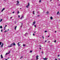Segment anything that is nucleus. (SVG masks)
<instances>
[{
	"label": "nucleus",
	"mask_w": 60,
	"mask_h": 60,
	"mask_svg": "<svg viewBox=\"0 0 60 60\" xmlns=\"http://www.w3.org/2000/svg\"><path fill=\"white\" fill-rule=\"evenodd\" d=\"M49 36L48 37H49Z\"/></svg>",
	"instance_id": "3c124183"
},
{
	"label": "nucleus",
	"mask_w": 60,
	"mask_h": 60,
	"mask_svg": "<svg viewBox=\"0 0 60 60\" xmlns=\"http://www.w3.org/2000/svg\"><path fill=\"white\" fill-rule=\"evenodd\" d=\"M4 10H5V8H3V9L2 10L1 12H3V11H4Z\"/></svg>",
	"instance_id": "39448f33"
},
{
	"label": "nucleus",
	"mask_w": 60,
	"mask_h": 60,
	"mask_svg": "<svg viewBox=\"0 0 60 60\" xmlns=\"http://www.w3.org/2000/svg\"><path fill=\"white\" fill-rule=\"evenodd\" d=\"M27 33H26L25 34H24V35L25 36H26V35H27Z\"/></svg>",
	"instance_id": "423d86ee"
},
{
	"label": "nucleus",
	"mask_w": 60,
	"mask_h": 60,
	"mask_svg": "<svg viewBox=\"0 0 60 60\" xmlns=\"http://www.w3.org/2000/svg\"><path fill=\"white\" fill-rule=\"evenodd\" d=\"M36 33V32H35V31L34 33Z\"/></svg>",
	"instance_id": "13d9d810"
},
{
	"label": "nucleus",
	"mask_w": 60,
	"mask_h": 60,
	"mask_svg": "<svg viewBox=\"0 0 60 60\" xmlns=\"http://www.w3.org/2000/svg\"><path fill=\"white\" fill-rule=\"evenodd\" d=\"M41 46L40 45V47H41Z\"/></svg>",
	"instance_id": "e2e57ef3"
},
{
	"label": "nucleus",
	"mask_w": 60,
	"mask_h": 60,
	"mask_svg": "<svg viewBox=\"0 0 60 60\" xmlns=\"http://www.w3.org/2000/svg\"><path fill=\"white\" fill-rule=\"evenodd\" d=\"M0 28H3V27H2V26H0Z\"/></svg>",
	"instance_id": "ddd939ff"
},
{
	"label": "nucleus",
	"mask_w": 60,
	"mask_h": 60,
	"mask_svg": "<svg viewBox=\"0 0 60 60\" xmlns=\"http://www.w3.org/2000/svg\"><path fill=\"white\" fill-rule=\"evenodd\" d=\"M23 46H25V44L23 45Z\"/></svg>",
	"instance_id": "2f4dec72"
},
{
	"label": "nucleus",
	"mask_w": 60,
	"mask_h": 60,
	"mask_svg": "<svg viewBox=\"0 0 60 60\" xmlns=\"http://www.w3.org/2000/svg\"><path fill=\"white\" fill-rule=\"evenodd\" d=\"M43 59H44V60H47L48 59V58H43Z\"/></svg>",
	"instance_id": "9b49d317"
},
{
	"label": "nucleus",
	"mask_w": 60,
	"mask_h": 60,
	"mask_svg": "<svg viewBox=\"0 0 60 60\" xmlns=\"http://www.w3.org/2000/svg\"><path fill=\"white\" fill-rule=\"evenodd\" d=\"M4 30H5V28H4Z\"/></svg>",
	"instance_id": "49530a36"
},
{
	"label": "nucleus",
	"mask_w": 60,
	"mask_h": 60,
	"mask_svg": "<svg viewBox=\"0 0 60 60\" xmlns=\"http://www.w3.org/2000/svg\"><path fill=\"white\" fill-rule=\"evenodd\" d=\"M45 42H47V40L45 41Z\"/></svg>",
	"instance_id": "37998d69"
},
{
	"label": "nucleus",
	"mask_w": 60,
	"mask_h": 60,
	"mask_svg": "<svg viewBox=\"0 0 60 60\" xmlns=\"http://www.w3.org/2000/svg\"><path fill=\"white\" fill-rule=\"evenodd\" d=\"M2 45H3H3H4V43H2Z\"/></svg>",
	"instance_id": "a19ab883"
},
{
	"label": "nucleus",
	"mask_w": 60,
	"mask_h": 60,
	"mask_svg": "<svg viewBox=\"0 0 60 60\" xmlns=\"http://www.w3.org/2000/svg\"><path fill=\"white\" fill-rule=\"evenodd\" d=\"M38 56H37V57H36V59L37 60L38 59Z\"/></svg>",
	"instance_id": "0eeeda50"
},
{
	"label": "nucleus",
	"mask_w": 60,
	"mask_h": 60,
	"mask_svg": "<svg viewBox=\"0 0 60 60\" xmlns=\"http://www.w3.org/2000/svg\"><path fill=\"white\" fill-rule=\"evenodd\" d=\"M19 11H18V12H17V13H18V14H19Z\"/></svg>",
	"instance_id": "a878e982"
},
{
	"label": "nucleus",
	"mask_w": 60,
	"mask_h": 60,
	"mask_svg": "<svg viewBox=\"0 0 60 60\" xmlns=\"http://www.w3.org/2000/svg\"><path fill=\"white\" fill-rule=\"evenodd\" d=\"M9 58H8V59H9Z\"/></svg>",
	"instance_id": "052dcab7"
},
{
	"label": "nucleus",
	"mask_w": 60,
	"mask_h": 60,
	"mask_svg": "<svg viewBox=\"0 0 60 60\" xmlns=\"http://www.w3.org/2000/svg\"><path fill=\"white\" fill-rule=\"evenodd\" d=\"M19 42L17 44L19 46V47L20 46V45L19 44Z\"/></svg>",
	"instance_id": "1a4fd4ad"
},
{
	"label": "nucleus",
	"mask_w": 60,
	"mask_h": 60,
	"mask_svg": "<svg viewBox=\"0 0 60 60\" xmlns=\"http://www.w3.org/2000/svg\"><path fill=\"white\" fill-rule=\"evenodd\" d=\"M10 19H12V17H10Z\"/></svg>",
	"instance_id": "de8ad7c7"
},
{
	"label": "nucleus",
	"mask_w": 60,
	"mask_h": 60,
	"mask_svg": "<svg viewBox=\"0 0 60 60\" xmlns=\"http://www.w3.org/2000/svg\"><path fill=\"white\" fill-rule=\"evenodd\" d=\"M41 0H40L39 1L40 3H41Z\"/></svg>",
	"instance_id": "e433bc0d"
},
{
	"label": "nucleus",
	"mask_w": 60,
	"mask_h": 60,
	"mask_svg": "<svg viewBox=\"0 0 60 60\" xmlns=\"http://www.w3.org/2000/svg\"><path fill=\"white\" fill-rule=\"evenodd\" d=\"M13 45L14 46H16V44H15V43L14 42L13 43H12L10 45V46L8 45V48H9L10 47H12L13 45Z\"/></svg>",
	"instance_id": "f257e3e1"
},
{
	"label": "nucleus",
	"mask_w": 60,
	"mask_h": 60,
	"mask_svg": "<svg viewBox=\"0 0 60 60\" xmlns=\"http://www.w3.org/2000/svg\"><path fill=\"white\" fill-rule=\"evenodd\" d=\"M17 3L19 4V1L17 0Z\"/></svg>",
	"instance_id": "a211bd4d"
},
{
	"label": "nucleus",
	"mask_w": 60,
	"mask_h": 60,
	"mask_svg": "<svg viewBox=\"0 0 60 60\" xmlns=\"http://www.w3.org/2000/svg\"><path fill=\"white\" fill-rule=\"evenodd\" d=\"M17 26H15V29H16V28H17Z\"/></svg>",
	"instance_id": "dca6fc26"
},
{
	"label": "nucleus",
	"mask_w": 60,
	"mask_h": 60,
	"mask_svg": "<svg viewBox=\"0 0 60 60\" xmlns=\"http://www.w3.org/2000/svg\"><path fill=\"white\" fill-rule=\"evenodd\" d=\"M5 27V26H4V28H5V27Z\"/></svg>",
	"instance_id": "6e6d98bb"
},
{
	"label": "nucleus",
	"mask_w": 60,
	"mask_h": 60,
	"mask_svg": "<svg viewBox=\"0 0 60 60\" xmlns=\"http://www.w3.org/2000/svg\"><path fill=\"white\" fill-rule=\"evenodd\" d=\"M40 49H41V48H39Z\"/></svg>",
	"instance_id": "4c0bfd02"
},
{
	"label": "nucleus",
	"mask_w": 60,
	"mask_h": 60,
	"mask_svg": "<svg viewBox=\"0 0 60 60\" xmlns=\"http://www.w3.org/2000/svg\"><path fill=\"white\" fill-rule=\"evenodd\" d=\"M1 32H3V30H2V29L1 30Z\"/></svg>",
	"instance_id": "cd10ccee"
},
{
	"label": "nucleus",
	"mask_w": 60,
	"mask_h": 60,
	"mask_svg": "<svg viewBox=\"0 0 60 60\" xmlns=\"http://www.w3.org/2000/svg\"><path fill=\"white\" fill-rule=\"evenodd\" d=\"M48 43H49V42H50V41H48Z\"/></svg>",
	"instance_id": "09e8293b"
},
{
	"label": "nucleus",
	"mask_w": 60,
	"mask_h": 60,
	"mask_svg": "<svg viewBox=\"0 0 60 60\" xmlns=\"http://www.w3.org/2000/svg\"><path fill=\"white\" fill-rule=\"evenodd\" d=\"M60 56V55H58V57H59V56Z\"/></svg>",
	"instance_id": "58836bf2"
},
{
	"label": "nucleus",
	"mask_w": 60,
	"mask_h": 60,
	"mask_svg": "<svg viewBox=\"0 0 60 60\" xmlns=\"http://www.w3.org/2000/svg\"><path fill=\"white\" fill-rule=\"evenodd\" d=\"M42 37L43 38V39H44V37L43 36H42Z\"/></svg>",
	"instance_id": "c756f323"
},
{
	"label": "nucleus",
	"mask_w": 60,
	"mask_h": 60,
	"mask_svg": "<svg viewBox=\"0 0 60 60\" xmlns=\"http://www.w3.org/2000/svg\"><path fill=\"white\" fill-rule=\"evenodd\" d=\"M10 51H9V52L8 53H6L5 54V55H7L8 54H10Z\"/></svg>",
	"instance_id": "20e7f679"
},
{
	"label": "nucleus",
	"mask_w": 60,
	"mask_h": 60,
	"mask_svg": "<svg viewBox=\"0 0 60 60\" xmlns=\"http://www.w3.org/2000/svg\"><path fill=\"white\" fill-rule=\"evenodd\" d=\"M19 4V3H17L16 4V5H17L18 6V5Z\"/></svg>",
	"instance_id": "6ab92c4d"
},
{
	"label": "nucleus",
	"mask_w": 60,
	"mask_h": 60,
	"mask_svg": "<svg viewBox=\"0 0 60 60\" xmlns=\"http://www.w3.org/2000/svg\"><path fill=\"white\" fill-rule=\"evenodd\" d=\"M50 47H52V46H53V45H50Z\"/></svg>",
	"instance_id": "c9c22d12"
},
{
	"label": "nucleus",
	"mask_w": 60,
	"mask_h": 60,
	"mask_svg": "<svg viewBox=\"0 0 60 60\" xmlns=\"http://www.w3.org/2000/svg\"><path fill=\"white\" fill-rule=\"evenodd\" d=\"M18 17H19V18H20V16H19V15Z\"/></svg>",
	"instance_id": "79ce46f5"
},
{
	"label": "nucleus",
	"mask_w": 60,
	"mask_h": 60,
	"mask_svg": "<svg viewBox=\"0 0 60 60\" xmlns=\"http://www.w3.org/2000/svg\"><path fill=\"white\" fill-rule=\"evenodd\" d=\"M30 53H32V50L30 51Z\"/></svg>",
	"instance_id": "412c9836"
},
{
	"label": "nucleus",
	"mask_w": 60,
	"mask_h": 60,
	"mask_svg": "<svg viewBox=\"0 0 60 60\" xmlns=\"http://www.w3.org/2000/svg\"><path fill=\"white\" fill-rule=\"evenodd\" d=\"M15 12V11H13L12 12V13H14Z\"/></svg>",
	"instance_id": "473e14b6"
},
{
	"label": "nucleus",
	"mask_w": 60,
	"mask_h": 60,
	"mask_svg": "<svg viewBox=\"0 0 60 60\" xmlns=\"http://www.w3.org/2000/svg\"><path fill=\"white\" fill-rule=\"evenodd\" d=\"M21 24L22 25V26H23V23H22Z\"/></svg>",
	"instance_id": "8fccbe9b"
},
{
	"label": "nucleus",
	"mask_w": 60,
	"mask_h": 60,
	"mask_svg": "<svg viewBox=\"0 0 60 60\" xmlns=\"http://www.w3.org/2000/svg\"><path fill=\"white\" fill-rule=\"evenodd\" d=\"M56 40H55V41H54V42H55H55H56Z\"/></svg>",
	"instance_id": "b1692460"
},
{
	"label": "nucleus",
	"mask_w": 60,
	"mask_h": 60,
	"mask_svg": "<svg viewBox=\"0 0 60 60\" xmlns=\"http://www.w3.org/2000/svg\"><path fill=\"white\" fill-rule=\"evenodd\" d=\"M2 20H3V19H1V20H0V22H2Z\"/></svg>",
	"instance_id": "f3484780"
},
{
	"label": "nucleus",
	"mask_w": 60,
	"mask_h": 60,
	"mask_svg": "<svg viewBox=\"0 0 60 60\" xmlns=\"http://www.w3.org/2000/svg\"><path fill=\"white\" fill-rule=\"evenodd\" d=\"M41 53L42 54H43V51H42Z\"/></svg>",
	"instance_id": "f704fd0d"
},
{
	"label": "nucleus",
	"mask_w": 60,
	"mask_h": 60,
	"mask_svg": "<svg viewBox=\"0 0 60 60\" xmlns=\"http://www.w3.org/2000/svg\"><path fill=\"white\" fill-rule=\"evenodd\" d=\"M6 31H7V30H6Z\"/></svg>",
	"instance_id": "69168bd1"
},
{
	"label": "nucleus",
	"mask_w": 60,
	"mask_h": 60,
	"mask_svg": "<svg viewBox=\"0 0 60 60\" xmlns=\"http://www.w3.org/2000/svg\"><path fill=\"white\" fill-rule=\"evenodd\" d=\"M33 36H35V34H33Z\"/></svg>",
	"instance_id": "bb28decb"
},
{
	"label": "nucleus",
	"mask_w": 60,
	"mask_h": 60,
	"mask_svg": "<svg viewBox=\"0 0 60 60\" xmlns=\"http://www.w3.org/2000/svg\"><path fill=\"white\" fill-rule=\"evenodd\" d=\"M55 60H57V59H55Z\"/></svg>",
	"instance_id": "864d4df0"
},
{
	"label": "nucleus",
	"mask_w": 60,
	"mask_h": 60,
	"mask_svg": "<svg viewBox=\"0 0 60 60\" xmlns=\"http://www.w3.org/2000/svg\"><path fill=\"white\" fill-rule=\"evenodd\" d=\"M33 25H34L35 24V22L34 21L33 23Z\"/></svg>",
	"instance_id": "7ed1b4c3"
},
{
	"label": "nucleus",
	"mask_w": 60,
	"mask_h": 60,
	"mask_svg": "<svg viewBox=\"0 0 60 60\" xmlns=\"http://www.w3.org/2000/svg\"><path fill=\"white\" fill-rule=\"evenodd\" d=\"M34 26H35V27H36V25H35Z\"/></svg>",
	"instance_id": "393cba45"
},
{
	"label": "nucleus",
	"mask_w": 60,
	"mask_h": 60,
	"mask_svg": "<svg viewBox=\"0 0 60 60\" xmlns=\"http://www.w3.org/2000/svg\"><path fill=\"white\" fill-rule=\"evenodd\" d=\"M55 33H56V31L55 32Z\"/></svg>",
	"instance_id": "5fc2aeb1"
},
{
	"label": "nucleus",
	"mask_w": 60,
	"mask_h": 60,
	"mask_svg": "<svg viewBox=\"0 0 60 60\" xmlns=\"http://www.w3.org/2000/svg\"><path fill=\"white\" fill-rule=\"evenodd\" d=\"M1 58H3V56L2 55H1Z\"/></svg>",
	"instance_id": "9d476101"
},
{
	"label": "nucleus",
	"mask_w": 60,
	"mask_h": 60,
	"mask_svg": "<svg viewBox=\"0 0 60 60\" xmlns=\"http://www.w3.org/2000/svg\"><path fill=\"white\" fill-rule=\"evenodd\" d=\"M50 0V1H51V0Z\"/></svg>",
	"instance_id": "0e129e2a"
},
{
	"label": "nucleus",
	"mask_w": 60,
	"mask_h": 60,
	"mask_svg": "<svg viewBox=\"0 0 60 60\" xmlns=\"http://www.w3.org/2000/svg\"><path fill=\"white\" fill-rule=\"evenodd\" d=\"M28 6H30V4L29 3V2L28 3V4L26 6V8H28Z\"/></svg>",
	"instance_id": "f03ea898"
},
{
	"label": "nucleus",
	"mask_w": 60,
	"mask_h": 60,
	"mask_svg": "<svg viewBox=\"0 0 60 60\" xmlns=\"http://www.w3.org/2000/svg\"><path fill=\"white\" fill-rule=\"evenodd\" d=\"M22 57H23V56H22L20 58V59H21L22 58Z\"/></svg>",
	"instance_id": "7c9ffc66"
},
{
	"label": "nucleus",
	"mask_w": 60,
	"mask_h": 60,
	"mask_svg": "<svg viewBox=\"0 0 60 60\" xmlns=\"http://www.w3.org/2000/svg\"><path fill=\"white\" fill-rule=\"evenodd\" d=\"M5 60H7V59H6Z\"/></svg>",
	"instance_id": "680f3d73"
},
{
	"label": "nucleus",
	"mask_w": 60,
	"mask_h": 60,
	"mask_svg": "<svg viewBox=\"0 0 60 60\" xmlns=\"http://www.w3.org/2000/svg\"><path fill=\"white\" fill-rule=\"evenodd\" d=\"M9 29H8V30L7 31H9Z\"/></svg>",
	"instance_id": "603ef678"
},
{
	"label": "nucleus",
	"mask_w": 60,
	"mask_h": 60,
	"mask_svg": "<svg viewBox=\"0 0 60 60\" xmlns=\"http://www.w3.org/2000/svg\"><path fill=\"white\" fill-rule=\"evenodd\" d=\"M50 19H53V18L52 17V16H51L50 17Z\"/></svg>",
	"instance_id": "f8f14e48"
},
{
	"label": "nucleus",
	"mask_w": 60,
	"mask_h": 60,
	"mask_svg": "<svg viewBox=\"0 0 60 60\" xmlns=\"http://www.w3.org/2000/svg\"><path fill=\"white\" fill-rule=\"evenodd\" d=\"M24 18V17H23V16L22 15V17H21V18L20 19H22V18Z\"/></svg>",
	"instance_id": "6e6552de"
},
{
	"label": "nucleus",
	"mask_w": 60,
	"mask_h": 60,
	"mask_svg": "<svg viewBox=\"0 0 60 60\" xmlns=\"http://www.w3.org/2000/svg\"><path fill=\"white\" fill-rule=\"evenodd\" d=\"M40 16L39 15H38V17H39Z\"/></svg>",
	"instance_id": "a18cd8bd"
},
{
	"label": "nucleus",
	"mask_w": 60,
	"mask_h": 60,
	"mask_svg": "<svg viewBox=\"0 0 60 60\" xmlns=\"http://www.w3.org/2000/svg\"><path fill=\"white\" fill-rule=\"evenodd\" d=\"M22 25H21V27H22Z\"/></svg>",
	"instance_id": "c03bdc74"
},
{
	"label": "nucleus",
	"mask_w": 60,
	"mask_h": 60,
	"mask_svg": "<svg viewBox=\"0 0 60 60\" xmlns=\"http://www.w3.org/2000/svg\"><path fill=\"white\" fill-rule=\"evenodd\" d=\"M8 31H6V30H5L4 31V32H5H5H8Z\"/></svg>",
	"instance_id": "c85d7f7f"
},
{
	"label": "nucleus",
	"mask_w": 60,
	"mask_h": 60,
	"mask_svg": "<svg viewBox=\"0 0 60 60\" xmlns=\"http://www.w3.org/2000/svg\"><path fill=\"white\" fill-rule=\"evenodd\" d=\"M7 26V25H6L5 26V27H6V26Z\"/></svg>",
	"instance_id": "ea45409f"
},
{
	"label": "nucleus",
	"mask_w": 60,
	"mask_h": 60,
	"mask_svg": "<svg viewBox=\"0 0 60 60\" xmlns=\"http://www.w3.org/2000/svg\"><path fill=\"white\" fill-rule=\"evenodd\" d=\"M59 59V60H60V59Z\"/></svg>",
	"instance_id": "4d7b16f0"
},
{
	"label": "nucleus",
	"mask_w": 60,
	"mask_h": 60,
	"mask_svg": "<svg viewBox=\"0 0 60 60\" xmlns=\"http://www.w3.org/2000/svg\"><path fill=\"white\" fill-rule=\"evenodd\" d=\"M33 13L34 15V11L33 12Z\"/></svg>",
	"instance_id": "2eb2a0df"
},
{
	"label": "nucleus",
	"mask_w": 60,
	"mask_h": 60,
	"mask_svg": "<svg viewBox=\"0 0 60 60\" xmlns=\"http://www.w3.org/2000/svg\"><path fill=\"white\" fill-rule=\"evenodd\" d=\"M45 33H46V32H47V31H45Z\"/></svg>",
	"instance_id": "4be33fe9"
},
{
	"label": "nucleus",
	"mask_w": 60,
	"mask_h": 60,
	"mask_svg": "<svg viewBox=\"0 0 60 60\" xmlns=\"http://www.w3.org/2000/svg\"><path fill=\"white\" fill-rule=\"evenodd\" d=\"M38 13H39V12H38Z\"/></svg>",
	"instance_id": "338daca9"
},
{
	"label": "nucleus",
	"mask_w": 60,
	"mask_h": 60,
	"mask_svg": "<svg viewBox=\"0 0 60 60\" xmlns=\"http://www.w3.org/2000/svg\"><path fill=\"white\" fill-rule=\"evenodd\" d=\"M59 11H58L57 13V14H58V13H59Z\"/></svg>",
	"instance_id": "5701e85b"
},
{
	"label": "nucleus",
	"mask_w": 60,
	"mask_h": 60,
	"mask_svg": "<svg viewBox=\"0 0 60 60\" xmlns=\"http://www.w3.org/2000/svg\"><path fill=\"white\" fill-rule=\"evenodd\" d=\"M22 8H20V9H21Z\"/></svg>",
	"instance_id": "bf43d9fd"
},
{
	"label": "nucleus",
	"mask_w": 60,
	"mask_h": 60,
	"mask_svg": "<svg viewBox=\"0 0 60 60\" xmlns=\"http://www.w3.org/2000/svg\"><path fill=\"white\" fill-rule=\"evenodd\" d=\"M0 19H1V18H0Z\"/></svg>",
	"instance_id": "774afa93"
},
{
	"label": "nucleus",
	"mask_w": 60,
	"mask_h": 60,
	"mask_svg": "<svg viewBox=\"0 0 60 60\" xmlns=\"http://www.w3.org/2000/svg\"><path fill=\"white\" fill-rule=\"evenodd\" d=\"M47 14H49V12L47 11Z\"/></svg>",
	"instance_id": "4468645a"
},
{
	"label": "nucleus",
	"mask_w": 60,
	"mask_h": 60,
	"mask_svg": "<svg viewBox=\"0 0 60 60\" xmlns=\"http://www.w3.org/2000/svg\"><path fill=\"white\" fill-rule=\"evenodd\" d=\"M3 45H1V48H2V47H3Z\"/></svg>",
	"instance_id": "72a5a7b5"
},
{
	"label": "nucleus",
	"mask_w": 60,
	"mask_h": 60,
	"mask_svg": "<svg viewBox=\"0 0 60 60\" xmlns=\"http://www.w3.org/2000/svg\"><path fill=\"white\" fill-rule=\"evenodd\" d=\"M2 44V42H0V45H1V44Z\"/></svg>",
	"instance_id": "aec40b11"
}]
</instances>
